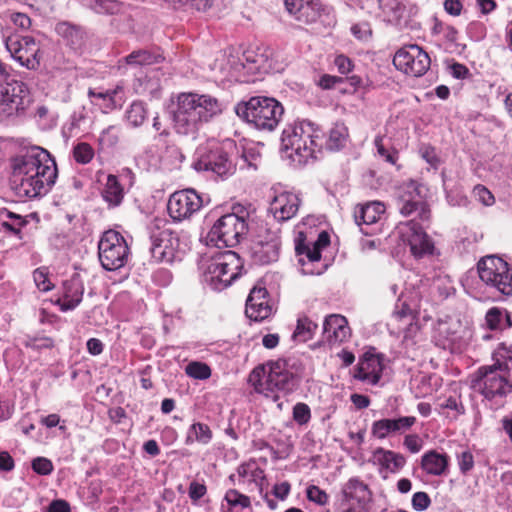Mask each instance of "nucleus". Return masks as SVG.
<instances>
[{
    "instance_id": "e2e57ef3",
    "label": "nucleus",
    "mask_w": 512,
    "mask_h": 512,
    "mask_svg": "<svg viewBox=\"0 0 512 512\" xmlns=\"http://www.w3.org/2000/svg\"><path fill=\"white\" fill-rule=\"evenodd\" d=\"M207 493V488L203 483L192 481L189 485V497L194 504L198 502Z\"/></svg>"
},
{
    "instance_id": "de8ad7c7",
    "label": "nucleus",
    "mask_w": 512,
    "mask_h": 512,
    "mask_svg": "<svg viewBox=\"0 0 512 512\" xmlns=\"http://www.w3.org/2000/svg\"><path fill=\"white\" fill-rule=\"evenodd\" d=\"M186 374L194 379L205 380L211 376L210 367L202 362H191L185 368Z\"/></svg>"
},
{
    "instance_id": "0eeeda50",
    "label": "nucleus",
    "mask_w": 512,
    "mask_h": 512,
    "mask_svg": "<svg viewBox=\"0 0 512 512\" xmlns=\"http://www.w3.org/2000/svg\"><path fill=\"white\" fill-rule=\"evenodd\" d=\"M241 269L242 261L232 250L216 252L201 263L203 282L215 291L231 285L241 274Z\"/></svg>"
},
{
    "instance_id": "72a5a7b5",
    "label": "nucleus",
    "mask_w": 512,
    "mask_h": 512,
    "mask_svg": "<svg viewBox=\"0 0 512 512\" xmlns=\"http://www.w3.org/2000/svg\"><path fill=\"white\" fill-rule=\"evenodd\" d=\"M448 462L446 456L430 451L422 456L421 466L430 475H441L445 472Z\"/></svg>"
},
{
    "instance_id": "8fccbe9b",
    "label": "nucleus",
    "mask_w": 512,
    "mask_h": 512,
    "mask_svg": "<svg viewBox=\"0 0 512 512\" xmlns=\"http://www.w3.org/2000/svg\"><path fill=\"white\" fill-rule=\"evenodd\" d=\"M296 251L298 255H305L306 259L300 258L299 263L304 267L308 264H313L314 262H319L321 259V250H319L315 246H300L296 247Z\"/></svg>"
},
{
    "instance_id": "423d86ee",
    "label": "nucleus",
    "mask_w": 512,
    "mask_h": 512,
    "mask_svg": "<svg viewBox=\"0 0 512 512\" xmlns=\"http://www.w3.org/2000/svg\"><path fill=\"white\" fill-rule=\"evenodd\" d=\"M509 375V368L505 363L497 362L482 366L472 379L471 387L490 402L492 408L497 409L503 405L504 399L512 392Z\"/></svg>"
},
{
    "instance_id": "a878e982",
    "label": "nucleus",
    "mask_w": 512,
    "mask_h": 512,
    "mask_svg": "<svg viewBox=\"0 0 512 512\" xmlns=\"http://www.w3.org/2000/svg\"><path fill=\"white\" fill-rule=\"evenodd\" d=\"M88 96L93 105L98 106L104 113H107L117 107H121L125 101L124 90L121 85L106 91L88 90Z\"/></svg>"
},
{
    "instance_id": "4d7b16f0",
    "label": "nucleus",
    "mask_w": 512,
    "mask_h": 512,
    "mask_svg": "<svg viewBox=\"0 0 512 512\" xmlns=\"http://www.w3.org/2000/svg\"><path fill=\"white\" fill-rule=\"evenodd\" d=\"M459 469L462 473L469 472L474 466V457L469 450H463L457 454Z\"/></svg>"
},
{
    "instance_id": "c756f323",
    "label": "nucleus",
    "mask_w": 512,
    "mask_h": 512,
    "mask_svg": "<svg viewBox=\"0 0 512 512\" xmlns=\"http://www.w3.org/2000/svg\"><path fill=\"white\" fill-rule=\"evenodd\" d=\"M56 33L64 43L73 50L80 49L84 44V31L78 25L67 21L59 22L55 27Z\"/></svg>"
},
{
    "instance_id": "4c0bfd02",
    "label": "nucleus",
    "mask_w": 512,
    "mask_h": 512,
    "mask_svg": "<svg viewBox=\"0 0 512 512\" xmlns=\"http://www.w3.org/2000/svg\"><path fill=\"white\" fill-rule=\"evenodd\" d=\"M437 409L439 414L444 415L452 420L457 419L460 415L465 413V407L460 397L457 396H450L442 401H439Z\"/></svg>"
},
{
    "instance_id": "f257e3e1",
    "label": "nucleus",
    "mask_w": 512,
    "mask_h": 512,
    "mask_svg": "<svg viewBox=\"0 0 512 512\" xmlns=\"http://www.w3.org/2000/svg\"><path fill=\"white\" fill-rule=\"evenodd\" d=\"M11 169L10 185L19 197L45 195L58 175L54 158L39 146L22 149L11 159Z\"/></svg>"
},
{
    "instance_id": "09e8293b",
    "label": "nucleus",
    "mask_w": 512,
    "mask_h": 512,
    "mask_svg": "<svg viewBox=\"0 0 512 512\" xmlns=\"http://www.w3.org/2000/svg\"><path fill=\"white\" fill-rule=\"evenodd\" d=\"M120 130L116 126H109L104 129L99 136V145L105 148L114 147L119 141Z\"/></svg>"
},
{
    "instance_id": "7ed1b4c3",
    "label": "nucleus",
    "mask_w": 512,
    "mask_h": 512,
    "mask_svg": "<svg viewBox=\"0 0 512 512\" xmlns=\"http://www.w3.org/2000/svg\"><path fill=\"white\" fill-rule=\"evenodd\" d=\"M303 373L300 359L288 357L271 361L252 370L248 382L257 393L268 396L274 392H292L299 384Z\"/></svg>"
},
{
    "instance_id": "393cba45",
    "label": "nucleus",
    "mask_w": 512,
    "mask_h": 512,
    "mask_svg": "<svg viewBox=\"0 0 512 512\" xmlns=\"http://www.w3.org/2000/svg\"><path fill=\"white\" fill-rule=\"evenodd\" d=\"M385 212V205L379 201L366 203L360 207L359 215H354L359 231L364 235H372L376 228L370 227L375 224Z\"/></svg>"
},
{
    "instance_id": "2eb2a0df",
    "label": "nucleus",
    "mask_w": 512,
    "mask_h": 512,
    "mask_svg": "<svg viewBox=\"0 0 512 512\" xmlns=\"http://www.w3.org/2000/svg\"><path fill=\"white\" fill-rule=\"evenodd\" d=\"M209 201L208 196L201 195L194 189H184L176 191L170 196L167 210L174 221L181 222L190 219Z\"/></svg>"
},
{
    "instance_id": "bf43d9fd",
    "label": "nucleus",
    "mask_w": 512,
    "mask_h": 512,
    "mask_svg": "<svg viewBox=\"0 0 512 512\" xmlns=\"http://www.w3.org/2000/svg\"><path fill=\"white\" fill-rule=\"evenodd\" d=\"M32 469L40 475H48L53 470L52 462L44 457H37L32 461Z\"/></svg>"
},
{
    "instance_id": "c03bdc74",
    "label": "nucleus",
    "mask_w": 512,
    "mask_h": 512,
    "mask_svg": "<svg viewBox=\"0 0 512 512\" xmlns=\"http://www.w3.org/2000/svg\"><path fill=\"white\" fill-rule=\"evenodd\" d=\"M224 499L231 509L239 508V509L243 510V509L249 508L251 506L250 498L247 495L240 493L236 489H229L225 493Z\"/></svg>"
},
{
    "instance_id": "58836bf2",
    "label": "nucleus",
    "mask_w": 512,
    "mask_h": 512,
    "mask_svg": "<svg viewBox=\"0 0 512 512\" xmlns=\"http://www.w3.org/2000/svg\"><path fill=\"white\" fill-rule=\"evenodd\" d=\"M162 56L148 50H136L125 57L129 65H151L160 62Z\"/></svg>"
},
{
    "instance_id": "052dcab7",
    "label": "nucleus",
    "mask_w": 512,
    "mask_h": 512,
    "mask_svg": "<svg viewBox=\"0 0 512 512\" xmlns=\"http://www.w3.org/2000/svg\"><path fill=\"white\" fill-rule=\"evenodd\" d=\"M473 194L479 202L486 206H490L494 203V196L483 185H476L473 189Z\"/></svg>"
},
{
    "instance_id": "20e7f679",
    "label": "nucleus",
    "mask_w": 512,
    "mask_h": 512,
    "mask_svg": "<svg viewBox=\"0 0 512 512\" xmlns=\"http://www.w3.org/2000/svg\"><path fill=\"white\" fill-rule=\"evenodd\" d=\"M282 148L288 157L302 166L314 161L323 147V133L313 122L308 120L289 123L282 131Z\"/></svg>"
},
{
    "instance_id": "5fc2aeb1",
    "label": "nucleus",
    "mask_w": 512,
    "mask_h": 512,
    "mask_svg": "<svg viewBox=\"0 0 512 512\" xmlns=\"http://www.w3.org/2000/svg\"><path fill=\"white\" fill-rule=\"evenodd\" d=\"M432 291L438 292V297L440 299L447 298L452 291L454 290L453 286L450 284L449 280L446 278H438L433 281L431 286Z\"/></svg>"
},
{
    "instance_id": "9d476101",
    "label": "nucleus",
    "mask_w": 512,
    "mask_h": 512,
    "mask_svg": "<svg viewBox=\"0 0 512 512\" xmlns=\"http://www.w3.org/2000/svg\"><path fill=\"white\" fill-rule=\"evenodd\" d=\"M481 281L496 292L512 295V268L502 258L486 256L478 262Z\"/></svg>"
},
{
    "instance_id": "39448f33",
    "label": "nucleus",
    "mask_w": 512,
    "mask_h": 512,
    "mask_svg": "<svg viewBox=\"0 0 512 512\" xmlns=\"http://www.w3.org/2000/svg\"><path fill=\"white\" fill-rule=\"evenodd\" d=\"M233 151L232 141L221 143L209 140L196 149L192 167L198 172H211L221 179H227L237 168Z\"/></svg>"
},
{
    "instance_id": "f704fd0d",
    "label": "nucleus",
    "mask_w": 512,
    "mask_h": 512,
    "mask_svg": "<svg viewBox=\"0 0 512 512\" xmlns=\"http://www.w3.org/2000/svg\"><path fill=\"white\" fill-rule=\"evenodd\" d=\"M212 437V430L207 424L195 422L187 430L185 444L192 445L197 442L202 445H207L211 442Z\"/></svg>"
},
{
    "instance_id": "6e6552de",
    "label": "nucleus",
    "mask_w": 512,
    "mask_h": 512,
    "mask_svg": "<svg viewBox=\"0 0 512 512\" xmlns=\"http://www.w3.org/2000/svg\"><path fill=\"white\" fill-rule=\"evenodd\" d=\"M236 114L258 130L273 131L283 114L282 104L273 97L253 96L235 106Z\"/></svg>"
},
{
    "instance_id": "6ab92c4d",
    "label": "nucleus",
    "mask_w": 512,
    "mask_h": 512,
    "mask_svg": "<svg viewBox=\"0 0 512 512\" xmlns=\"http://www.w3.org/2000/svg\"><path fill=\"white\" fill-rule=\"evenodd\" d=\"M384 369V356L369 348L359 359L354 378L368 384L378 383Z\"/></svg>"
},
{
    "instance_id": "dca6fc26",
    "label": "nucleus",
    "mask_w": 512,
    "mask_h": 512,
    "mask_svg": "<svg viewBox=\"0 0 512 512\" xmlns=\"http://www.w3.org/2000/svg\"><path fill=\"white\" fill-rule=\"evenodd\" d=\"M393 64L397 70L408 76L421 77L430 68L431 59L420 46L410 44L396 51Z\"/></svg>"
},
{
    "instance_id": "680f3d73",
    "label": "nucleus",
    "mask_w": 512,
    "mask_h": 512,
    "mask_svg": "<svg viewBox=\"0 0 512 512\" xmlns=\"http://www.w3.org/2000/svg\"><path fill=\"white\" fill-rule=\"evenodd\" d=\"M334 64L337 67V70L340 74L346 75L344 81H349L350 78L347 77V75L352 70V61L350 60V58L344 55H338L334 60Z\"/></svg>"
},
{
    "instance_id": "cd10ccee",
    "label": "nucleus",
    "mask_w": 512,
    "mask_h": 512,
    "mask_svg": "<svg viewBox=\"0 0 512 512\" xmlns=\"http://www.w3.org/2000/svg\"><path fill=\"white\" fill-rule=\"evenodd\" d=\"M374 464L380 466V471L398 473L406 464V458L391 450L377 448L370 459Z\"/></svg>"
},
{
    "instance_id": "c85d7f7f",
    "label": "nucleus",
    "mask_w": 512,
    "mask_h": 512,
    "mask_svg": "<svg viewBox=\"0 0 512 512\" xmlns=\"http://www.w3.org/2000/svg\"><path fill=\"white\" fill-rule=\"evenodd\" d=\"M167 135L168 133L163 131L157 137L158 142H163L164 144V148L159 154L160 163L168 170L179 169L185 159V156L178 146L165 139Z\"/></svg>"
},
{
    "instance_id": "6e6d98bb",
    "label": "nucleus",
    "mask_w": 512,
    "mask_h": 512,
    "mask_svg": "<svg viewBox=\"0 0 512 512\" xmlns=\"http://www.w3.org/2000/svg\"><path fill=\"white\" fill-rule=\"evenodd\" d=\"M402 1L403 0H399L395 5L391 7V10L384 12L388 22L396 25L400 24V21L405 13V5L402 3Z\"/></svg>"
},
{
    "instance_id": "f03ea898",
    "label": "nucleus",
    "mask_w": 512,
    "mask_h": 512,
    "mask_svg": "<svg viewBox=\"0 0 512 512\" xmlns=\"http://www.w3.org/2000/svg\"><path fill=\"white\" fill-rule=\"evenodd\" d=\"M224 104L209 94L181 93L173 113L174 128L182 135H194L203 124L222 114Z\"/></svg>"
},
{
    "instance_id": "a211bd4d",
    "label": "nucleus",
    "mask_w": 512,
    "mask_h": 512,
    "mask_svg": "<svg viewBox=\"0 0 512 512\" xmlns=\"http://www.w3.org/2000/svg\"><path fill=\"white\" fill-rule=\"evenodd\" d=\"M396 229L398 237L409 246L414 258L421 259L433 255L435 247L432 239L414 219L400 223Z\"/></svg>"
},
{
    "instance_id": "774afa93",
    "label": "nucleus",
    "mask_w": 512,
    "mask_h": 512,
    "mask_svg": "<svg viewBox=\"0 0 512 512\" xmlns=\"http://www.w3.org/2000/svg\"><path fill=\"white\" fill-rule=\"evenodd\" d=\"M404 446L411 453H418L422 448V440L416 434L406 435L404 439Z\"/></svg>"
},
{
    "instance_id": "e433bc0d",
    "label": "nucleus",
    "mask_w": 512,
    "mask_h": 512,
    "mask_svg": "<svg viewBox=\"0 0 512 512\" xmlns=\"http://www.w3.org/2000/svg\"><path fill=\"white\" fill-rule=\"evenodd\" d=\"M2 219V228L5 232H9L21 239V230L28 224V221L21 215L13 213L7 209L0 212Z\"/></svg>"
},
{
    "instance_id": "473e14b6",
    "label": "nucleus",
    "mask_w": 512,
    "mask_h": 512,
    "mask_svg": "<svg viewBox=\"0 0 512 512\" xmlns=\"http://www.w3.org/2000/svg\"><path fill=\"white\" fill-rule=\"evenodd\" d=\"M348 138V127L343 123H335L329 130L328 137L323 145L329 151H339L346 145Z\"/></svg>"
},
{
    "instance_id": "864d4df0",
    "label": "nucleus",
    "mask_w": 512,
    "mask_h": 512,
    "mask_svg": "<svg viewBox=\"0 0 512 512\" xmlns=\"http://www.w3.org/2000/svg\"><path fill=\"white\" fill-rule=\"evenodd\" d=\"M306 496L309 501L318 505H326L328 503L327 493L316 485H310L307 487Z\"/></svg>"
},
{
    "instance_id": "ea45409f",
    "label": "nucleus",
    "mask_w": 512,
    "mask_h": 512,
    "mask_svg": "<svg viewBox=\"0 0 512 512\" xmlns=\"http://www.w3.org/2000/svg\"><path fill=\"white\" fill-rule=\"evenodd\" d=\"M354 500L357 501L358 512H372L371 493L362 482L354 480Z\"/></svg>"
},
{
    "instance_id": "a19ab883",
    "label": "nucleus",
    "mask_w": 512,
    "mask_h": 512,
    "mask_svg": "<svg viewBox=\"0 0 512 512\" xmlns=\"http://www.w3.org/2000/svg\"><path fill=\"white\" fill-rule=\"evenodd\" d=\"M317 328L318 325L314 321L307 317H302L297 321V327L293 336L301 341H307L313 337Z\"/></svg>"
},
{
    "instance_id": "0e129e2a",
    "label": "nucleus",
    "mask_w": 512,
    "mask_h": 512,
    "mask_svg": "<svg viewBox=\"0 0 512 512\" xmlns=\"http://www.w3.org/2000/svg\"><path fill=\"white\" fill-rule=\"evenodd\" d=\"M33 278L39 290L47 292L51 289L47 273L43 269H36L33 272Z\"/></svg>"
},
{
    "instance_id": "7c9ffc66",
    "label": "nucleus",
    "mask_w": 512,
    "mask_h": 512,
    "mask_svg": "<svg viewBox=\"0 0 512 512\" xmlns=\"http://www.w3.org/2000/svg\"><path fill=\"white\" fill-rule=\"evenodd\" d=\"M84 287L78 279L66 281L63 285V298L61 309L64 311L73 310L82 301Z\"/></svg>"
},
{
    "instance_id": "37998d69",
    "label": "nucleus",
    "mask_w": 512,
    "mask_h": 512,
    "mask_svg": "<svg viewBox=\"0 0 512 512\" xmlns=\"http://www.w3.org/2000/svg\"><path fill=\"white\" fill-rule=\"evenodd\" d=\"M146 114L147 112L144 104L140 101H135L126 111V119L133 127H138L145 121Z\"/></svg>"
},
{
    "instance_id": "b1692460",
    "label": "nucleus",
    "mask_w": 512,
    "mask_h": 512,
    "mask_svg": "<svg viewBox=\"0 0 512 512\" xmlns=\"http://www.w3.org/2000/svg\"><path fill=\"white\" fill-rule=\"evenodd\" d=\"M416 418L413 416H403L399 418H384L375 421L372 424V435L378 439H384L391 435L401 434L409 430Z\"/></svg>"
},
{
    "instance_id": "9b49d317",
    "label": "nucleus",
    "mask_w": 512,
    "mask_h": 512,
    "mask_svg": "<svg viewBox=\"0 0 512 512\" xmlns=\"http://www.w3.org/2000/svg\"><path fill=\"white\" fill-rule=\"evenodd\" d=\"M98 256L102 267L107 271L124 267L129 256L125 238L114 230L104 232L98 243Z\"/></svg>"
},
{
    "instance_id": "69168bd1",
    "label": "nucleus",
    "mask_w": 512,
    "mask_h": 512,
    "mask_svg": "<svg viewBox=\"0 0 512 512\" xmlns=\"http://www.w3.org/2000/svg\"><path fill=\"white\" fill-rule=\"evenodd\" d=\"M344 82V78L340 76H333L329 74L322 75L317 81L318 86L322 89H332L336 88L337 85Z\"/></svg>"
},
{
    "instance_id": "ddd939ff",
    "label": "nucleus",
    "mask_w": 512,
    "mask_h": 512,
    "mask_svg": "<svg viewBox=\"0 0 512 512\" xmlns=\"http://www.w3.org/2000/svg\"><path fill=\"white\" fill-rule=\"evenodd\" d=\"M150 252L158 262L172 263L181 260L187 250V243L181 241L178 233L170 230H156L150 236Z\"/></svg>"
},
{
    "instance_id": "f8f14e48",
    "label": "nucleus",
    "mask_w": 512,
    "mask_h": 512,
    "mask_svg": "<svg viewBox=\"0 0 512 512\" xmlns=\"http://www.w3.org/2000/svg\"><path fill=\"white\" fill-rule=\"evenodd\" d=\"M247 229L248 225L243 216L228 213L214 223L207 238L218 247H234L246 235Z\"/></svg>"
},
{
    "instance_id": "3c124183",
    "label": "nucleus",
    "mask_w": 512,
    "mask_h": 512,
    "mask_svg": "<svg viewBox=\"0 0 512 512\" xmlns=\"http://www.w3.org/2000/svg\"><path fill=\"white\" fill-rule=\"evenodd\" d=\"M374 144L377 150V153L380 157H382L386 162L394 165L398 159V153L394 149H388L384 143V138L381 136H377L374 140Z\"/></svg>"
},
{
    "instance_id": "bb28decb",
    "label": "nucleus",
    "mask_w": 512,
    "mask_h": 512,
    "mask_svg": "<svg viewBox=\"0 0 512 512\" xmlns=\"http://www.w3.org/2000/svg\"><path fill=\"white\" fill-rule=\"evenodd\" d=\"M280 241L273 235L268 241H257L251 247V257L254 263L266 265L274 262L279 257Z\"/></svg>"
},
{
    "instance_id": "412c9836",
    "label": "nucleus",
    "mask_w": 512,
    "mask_h": 512,
    "mask_svg": "<svg viewBox=\"0 0 512 512\" xmlns=\"http://www.w3.org/2000/svg\"><path fill=\"white\" fill-rule=\"evenodd\" d=\"M269 293L265 286L257 283L250 291L246 300L245 313L254 321H262L272 314V306L269 304Z\"/></svg>"
},
{
    "instance_id": "a18cd8bd",
    "label": "nucleus",
    "mask_w": 512,
    "mask_h": 512,
    "mask_svg": "<svg viewBox=\"0 0 512 512\" xmlns=\"http://www.w3.org/2000/svg\"><path fill=\"white\" fill-rule=\"evenodd\" d=\"M301 3V0H285V7L290 13H299V20H304L305 22H314L316 20V13L313 12L312 17H309V10L313 9L310 4L306 5H298Z\"/></svg>"
},
{
    "instance_id": "2f4dec72",
    "label": "nucleus",
    "mask_w": 512,
    "mask_h": 512,
    "mask_svg": "<svg viewBox=\"0 0 512 512\" xmlns=\"http://www.w3.org/2000/svg\"><path fill=\"white\" fill-rule=\"evenodd\" d=\"M101 195L109 207H117L121 204L124 198V189L117 176L112 174L107 176Z\"/></svg>"
},
{
    "instance_id": "c9c22d12",
    "label": "nucleus",
    "mask_w": 512,
    "mask_h": 512,
    "mask_svg": "<svg viewBox=\"0 0 512 512\" xmlns=\"http://www.w3.org/2000/svg\"><path fill=\"white\" fill-rule=\"evenodd\" d=\"M486 324L491 330H504L512 326V320L507 310L492 307L485 316Z\"/></svg>"
},
{
    "instance_id": "4be33fe9",
    "label": "nucleus",
    "mask_w": 512,
    "mask_h": 512,
    "mask_svg": "<svg viewBox=\"0 0 512 512\" xmlns=\"http://www.w3.org/2000/svg\"><path fill=\"white\" fill-rule=\"evenodd\" d=\"M300 204L301 199L296 193L290 191L277 192L275 190V195L270 202L269 211L275 220L284 222L297 214Z\"/></svg>"
},
{
    "instance_id": "4468645a",
    "label": "nucleus",
    "mask_w": 512,
    "mask_h": 512,
    "mask_svg": "<svg viewBox=\"0 0 512 512\" xmlns=\"http://www.w3.org/2000/svg\"><path fill=\"white\" fill-rule=\"evenodd\" d=\"M426 191V187L415 180L404 182L399 188L398 209L400 213L405 217L417 213L422 222L429 221L430 209L423 201Z\"/></svg>"
},
{
    "instance_id": "5701e85b",
    "label": "nucleus",
    "mask_w": 512,
    "mask_h": 512,
    "mask_svg": "<svg viewBox=\"0 0 512 512\" xmlns=\"http://www.w3.org/2000/svg\"><path fill=\"white\" fill-rule=\"evenodd\" d=\"M351 334L348 321L339 314H331L325 317L323 322V341L330 347L339 346L344 343Z\"/></svg>"
},
{
    "instance_id": "79ce46f5",
    "label": "nucleus",
    "mask_w": 512,
    "mask_h": 512,
    "mask_svg": "<svg viewBox=\"0 0 512 512\" xmlns=\"http://www.w3.org/2000/svg\"><path fill=\"white\" fill-rule=\"evenodd\" d=\"M336 512H352V480H349L335 500Z\"/></svg>"
},
{
    "instance_id": "f3484780",
    "label": "nucleus",
    "mask_w": 512,
    "mask_h": 512,
    "mask_svg": "<svg viewBox=\"0 0 512 512\" xmlns=\"http://www.w3.org/2000/svg\"><path fill=\"white\" fill-rule=\"evenodd\" d=\"M5 47L21 66L35 70L40 66V46L32 36L12 33L5 37Z\"/></svg>"
},
{
    "instance_id": "49530a36",
    "label": "nucleus",
    "mask_w": 512,
    "mask_h": 512,
    "mask_svg": "<svg viewBox=\"0 0 512 512\" xmlns=\"http://www.w3.org/2000/svg\"><path fill=\"white\" fill-rule=\"evenodd\" d=\"M94 155L95 152L93 147L86 142L78 143L73 148V157L75 161L79 164H88L89 162H91Z\"/></svg>"
},
{
    "instance_id": "13d9d810",
    "label": "nucleus",
    "mask_w": 512,
    "mask_h": 512,
    "mask_svg": "<svg viewBox=\"0 0 512 512\" xmlns=\"http://www.w3.org/2000/svg\"><path fill=\"white\" fill-rule=\"evenodd\" d=\"M411 503L414 510L424 511L430 506L431 499L426 492L420 491L414 493V495L412 496Z\"/></svg>"
},
{
    "instance_id": "1a4fd4ad",
    "label": "nucleus",
    "mask_w": 512,
    "mask_h": 512,
    "mask_svg": "<svg viewBox=\"0 0 512 512\" xmlns=\"http://www.w3.org/2000/svg\"><path fill=\"white\" fill-rule=\"evenodd\" d=\"M27 86L0 72V122L14 119L26 109Z\"/></svg>"
},
{
    "instance_id": "aec40b11",
    "label": "nucleus",
    "mask_w": 512,
    "mask_h": 512,
    "mask_svg": "<svg viewBox=\"0 0 512 512\" xmlns=\"http://www.w3.org/2000/svg\"><path fill=\"white\" fill-rule=\"evenodd\" d=\"M421 306V304L417 306L412 303L403 302L401 308L397 307L393 312L390 325L395 326L397 333H402L404 339L414 337L419 331L416 318Z\"/></svg>"
},
{
    "instance_id": "603ef678",
    "label": "nucleus",
    "mask_w": 512,
    "mask_h": 512,
    "mask_svg": "<svg viewBox=\"0 0 512 512\" xmlns=\"http://www.w3.org/2000/svg\"><path fill=\"white\" fill-rule=\"evenodd\" d=\"M292 416L298 425H306L311 419L310 407L306 403L298 402L293 406Z\"/></svg>"
},
{
    "instance_id": "338daca9",
    "label": "nucleus",
    "mask_w": 512,
    "mask_h": 512,
    "mask_svg": "<svg viewBox=\"0 0 512 512\" xmlns=\"http://www.w3.org/2000/svg\"><path fill=\"white\" fill-rule=\"evenodd\" d=\"M54 345L53 340L49 337L34 338L26 343V347L34 350L52 348Z\"/></svg>"
}]
</instances>
